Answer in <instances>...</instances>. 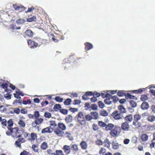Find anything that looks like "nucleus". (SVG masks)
I'll list each match as a JSON object with an SVG mask.
<instances>
[{
  "instance_id": "nucleus-13",
  "label": "nucleus",
  "mask_w": 155,
  "mask_h": 155,
  "mask_svg": "<svg viewBox=\"0 0 155 155\" xmlns=\"http://www.w3.org/2000/svg\"><path fill=\"white\" fill-rule=\"evenodd\" d=\"M37 135L34 132L31 133L30 136V137L28 138V140L31 142L37 139Z\"/></svg>"
},
{
  "instance_id": "nucleus-29",
  "label": "nucleus",
  "mask_w": 155,
  "mask_h": 155,
  "mask_svg": "<svg viewBox=\"0 0 155 155\" xmlns=\"http://www.w3.org/2000/svg\"><path fill=\"white\" fill-rule=\"evenodd\" d=\"M43 121V119L42 118L38 117L35 118L34 123L36 125H39L41 124Z\"/></svg>"
},
{
  "instance_id": "nucleus-57",
  "label": "nucleus",
  "mask_w": 155,
  "mask_h": 155,
  "mask_svg": "<svg viewBox=\"0 0 155 155\" xmlns=\"http://www.w3.org/2000/svg\"><path fill=\"white\" fill-rule=\"evenodd\" d=\"M33 115L34 117H35V118L39 117L40 115L39 111L37 110H36L34 112Z\"/></svg>"
},
{
  "instance_id": "nucleus-28",
  "label": "nucleus",
  "mask_w": 155,
  "mask_h": 155,
  "mask_svg": "<svg viewBox=\"0 0 155 155\" xmlns=\"http://www.w3.org/2000/svg\"><path fill=\"white\" fill-rule=\"evenodd\" d=\"M118 109L120 111V112L122 113V114L125 113L126 112L125 108L122 105L118 106Z\"/></svg>"
},
{
  "instance_id": "nucleus-52",
  "label": "nucleus",
  "mask_w": 155,
  "mask_h": 155,
  "mask_svg": "<svg viewBox=\"0 0 155 155\" xmlns=\"http://www.w3.org/2000/svg\"><path fill=\"white\" fill-rule=\"evenodd\" d=\"M106 152V149L104 147H102L100 149L99 153L101 155H104Z\"/></svg>"
},
{
  "instance_id": "nucleus-5",
  "label": "nucleus",
  "mask_w": 155,
  "mask_h": 155,
  "mask_svg": "<svg viewBox=\"0 0 155 155\" xmlns=\"http://www.w3.org/2000/svg\"><path fill=\"white\" fill-rule=\"evenodd\" d=\"M11 132H12V136L14 137H20L21 132V130H19L17 127H15L12 128Z\"/></svg>"
},
{
  "instance_id": "nucleus-60",
  "label": "nucleus",
  "mask_w": 155,
  "mask_h": 155,
  "mask_svg": "<svg viewBox=\"0 0 155 155\" xmlns=\"http://www.w3.org/2000/svg\"><path fill=\"white\" fill-rule=\"evenodd\" d=\"M49 123L50 126L53 127L56 126L57 125L55 123V121L53 120L50 121Z\"/></svg>"
},
{
  "instance_id": "nucleus-41",
  "label": "nucleus",
  "mask_w": 155,
  "mask_h": 155,
  "mask_svg": "<svg viewBox=\"0 0 155 155\" xmlns=\"http://www.w3.org/2000/svg\"><path fill=\"white\" fill-rule=\"evenodd\" d=\"M31 148L33 151L35 152H37L38 151L39 149L37 145L35 144H33Z\"/></svg>"
},
{
  "instance_id": "nucleus-42",
  "label": "nucleus",
  "mask_w": 155,
  "mask_h": 155,
  "mask_svg": "<svg viewBox=\"0 0 155 155\" xmlns=\"http://www.w3.org/2000/svg\"><path fill=\"white\" fill-rule=\"evenodd\" d=\"M7 110L6 107L4 105H2L0 104V112L3 113L5 112Z\"/></svg>"
},
{
  "instance_id": "nucleus-2",
  "label": "nucleus",
  "mask_w": 155,
  "mask_h": 155,
  "mask_svg": "<svg viewBox=\"0 0 155 155\" xmlns=\"http://www.w3.org/2000/svg\"><path fill=\"white\" fill-rule=\"evenodd\" d=\"M120 130V127L117 125H116L110 131V134L113 137H116L118 136Z\"/></svg>"
},
{
  "instance_id": "nucleus-50",
  "label": "nucleus",
  "mask_w": 155,
  "mask_h": 155,
  "mask_svg": "<svg viewBox=\"0 0 155 155\" xmlns=\"http://www.w3.org/2000/svg\"><path fill=\"white\" fill-rule=\"evenodd\" d=\"M21 143L18 140L16 141L15 143V145L16 147H18L20 149L21 148Z\"/></svg>"
},
{
  "instance_id": "nucleus-19",
  "label": "nucleus",
  "mask_w": 155,
  "mask_h": 155,
  "mask_svg": "<svg viewBox=\"0 0 155 155\" xmlns=\"http://www.w3.org/2000/svg\"><path fill=\"white\" fill-rule=\"evenodd\" d=\"M53 130V128H51L50 127H46L43 129L41 130V133L45 134L46 133H51Z\"/></svg>"
},
{
  "instance_id": "nucleus-20",
  "label": "nucleus",
  "mask_w": 155,
  "mask_h": 155,
  "mask_svg": "<svg viewBox=\"0 0 155 155\" xmlns=\"http://www.w3.org/2000/svg\"><path fill=\"white\" fill-rule=\"evenodd\" d=\"M107 97L111 98L112 101L114 103L117 102L119 99L117 96L116 95L112 96L110 94H107Z\"/></svg>"
},
{
  "instance_id": "nucleus-58",
  "label": "nucleus",
  "mask_w": 155,
  "mask_h": 155,
  "mask_svg": "<svg viewBox=\"0 0 155 155\" xmlns=\"http://www.w3.org/2000/svg\"><path fill=\"white\" fill-rule=\"evenodd\" d=\"M25 22V20L22 19H19L16 21V23L18 24H21L24 23Z\"/></svg>"
},
{
  "instance_id": "nucleus-6",
  "label": "nucleus",
  "mask_w": 155,
  "mask_h": 155,
  "mask_svg": "<svg viewBox=\"0 0 155 155\" xmlns=\"http://www.w3.org/2000/svg\"><path fill=\"white\" fill-rule=\"evenodd\" d=\"M52 40L55 42H57L61 40H63L64 39V37L63 35L59 34L56 33L55 35L52 34Z\"/></svg>"
},
{
  "instance_id": "nucleus-22",
  "label": "nucleus",
  "mask_w": 155,
  "mask_h": 155,
  "mask_svg": "<svg viewBox=\"0 0 155 155\" xmlns=\"http://www.w3.org/2000/svg\"><path fill=\"white\" fill-rule=\"evenodd\" d=\"M84 45L85 46V49L86 51H88L93 47L92 45L89 42L85 43H84Z\"/></svg>"
},
{
  "instance_id": "nucleus-46",
  "label": "nucleus",
  "mask_w": 155,
  "mask_h": 155,
  "mask_svg": "<svg viewBox=\"0 0 155 155\" xmlns=\"http://www.w3.org/2000/svg\"><path fill=\"white\" fill-rule=\"evenodd\" d=\"M148 99L147 96L145 94H142L141 95L140 100L142 101H145Z\"/></svg>"
},
{
  "instance_id": "nucleus-15",
  "label": "nucleus",
  "mask_w": 155,
  "mask_h": 155,
  "mask_svg": "<svg viewBox=\"0 0 155 155\" xmlns=\"http://www.w3.org/2000/svg\"><path fill=\"white\" fill-rule=\"evenodd\" d=\"M62 149L67 154H68L71 153V148L69 146L65 145L64 146Z\"/></svg>"
},
{
  "instance_id": "nucleus-12",
  "label": "nucleus",
  "mask_w": 155,
  "mask_h": 155,
  "mask_svg": "<svg viewBox=\"0 0 155 155\" xmlns=\"http://www.w3.org/2000/svg\"><path fill=\"white\" fill-rule=\"evenodd\" d=\"M123 118L124 119L125 122L129 123L131 122L133 120V116L131 114L127 115L125 117H124Z\"/></svg>"
},
{
  "instance_id": "nucleus-37",
  "label": "nucleus",
  "mask_w": 155,
  "mask_h": 155,
  "mask_svg": "<svg viewBox=\"0 0 155 155\" xmlns=\"http://www.w3.org/2000/svg\"><path fill=\"white\" fill-rule=\"evenodd\" d=\"M124 92V91H119L117 93V94L119 97H123L125 96L126 94Z\"/></svg>"
},
{
  "instance_id": "nucleus-18",
  "label": "nucleus",
  "mask_w": 155,
  "mask_h": 155,
  "mask_svg": "<svg viewBox=\"0 0 155 155\" xmlns=\"http://www.w3.org/2000/svg\"><path fill=\"white\" fill-rule=\"evenodd\" d=\"M81 148L83 150H85L87 147V144L86 142L84 140L82 141L80 143Z\"/></svg>"
},
{
  "instance_id": "nucleus-30",
  "label": "nucleus",
  "mask_w": 155,
  "mask_h": 155,
  "mask_svg": "<svg viewBox=\"0 0 155 155\" xmlns=\"http://www.w3.org/2000/svg\"><path fill=\"white\" fill-rule=\"evenodd\" d=\"M125 96L126 98L127 99H130L137 100V98L135 96L131 95L129 93L126 94Z\"/></svg>"
},
{
  "instance_id": "nucleus-11",
  "label": "nucleus",
  "mask_w": 155,
  "mask_h": 155,
  "mask_svg": "<svg viewBox=\"0 0 155 155\" xmlns=\"http://www.w3.org/2000/svg\"><path fill=\"white\" fill-rule=\"evenodd\" d=\"M121 128L124 131H128L130 128L129 123L124 122L121 124Z\"/></svg>"
},
{
  "instance_id": "nucleus-56",
  "label": "nucleus",
  "mask_w": 155,
  "mask_h": 155,
  "mask_svg": "<svg viewBox=\"0 0 155 155\" xmlns=\"http://www.w3.org/2000/svg\"><path fill=\"white\" fill-rule=\"evenodd\" d=\"M130 106L133 107H135L137 106V103L133 100H130L129 101Z\"/></svg>"
},
{
  "instance_id": "nucleus-35",
  "label": "nucleus",
  "mask_w": 155,
  "mask_h": 155,
  "mask_svg": "<svg viewBox=\"0 0 155 155\" xmlns=\"http://www.w3.org/2000/svg\"><path fill=\"white\" fill-rule=\"evenodd\" d=\"M112 148L114 149H117L119 147V144L114 141H113L112 142Z\"/></svg>"
},
{
  "instance_id": "nucleus-10",
  "label": "nucleus",
  "mask_w": 155,
  "mask_h": 155,
  "mask_svg": "<svg viewBox=\"0 0 155 155\" xmlns=\"http://www.w3.org/2000/svg\"><path fill=\"white\" fill-rule=\"evenodd\" d=\"M36 40V42L38 44V47L47 43V40L45 39L39 38H37Z\"/></svg>"
},
{
  "instance_id": "nucleus-26",
  "label": "nucleus",
  "mask_w": 155,
  "mask_h": 155,
  "mask_svg": "<svg viewBox=\"0 0 155 155\" xmlns=\"http://www.w3.org/2000/svg\"><path fill=\"white\" fill-rule=\"evenodd\" d=\"M36 19V18L35 16H32V15H31L28 16L27 19V21L28 22H31L33 21H35Z\"/></svg>"
},
{
  "instance_id": "nucleus-17",
  "label": "nucleus",
  "mask_w": 155,
  "mask_h": 155,
  "mask_svg": "<svg viewBox=\"0 0 155 155\" xmlns=\"http://www.w3.org/2000/svg\"><path fill=\"white\" fill-rule=\"evenodd\" d=\"M104 146L107 147L108 149H110L111 143L108 138H106L103 142Z\"/></svg>"
},
{
  "instance_id": "nucleus-39",
  "label": "nucleus",
  "mask_w": 155,
  "mask_h": 155,
  "mask_svg": "<svg viewBox=\"0 0 155 155\" xmlns=\"http://www.w3.org/2000/svg\"><path fill=\"white\" fill-rule=\"evenodd\" d=\"M61 108V106L60 104H57L54 105L53 109L55 111H57L59 110H60Z\"/></svg>"
},
{
  "instance_id": "nucleus-63",
  "label": "nucleus",
  "mask_w": 155,
  "mask_h": 155,
  "mask_svg": "<svg viewBox=\"0 0 155 155\" xmlns=\"http://www.w3.org/2000/svg\"><path fill=\"white\" fill-rule=\"evenodd\" d=\"M44 115L45 117L48 118H50L51 117V114L47 112L45 113Z\"/></svg>"
},
{
  "instance_id": "nucleus-23",
  "label": "nucleus",
  "mask_w": 155,
  "mask_h": 155,
  "mask_svg": "<svg viewBox=\"0 0 155 155\" xmlns=\"http://www.w3.org/2000/svg\"><path fill=\"white\" fill-rule=\"evenodd\" d=\"M90 114L92 116V117L93 119H97L99 117L98 113L96 111L91 112L90 113Z\"/></svg>"
},
{
  "instance_id": "nucleus-36",
  "label": "nucleus",
  "mask_w": 155,
  "mask_h": 155,
  "mask_svg": "<svg viewBox=\"0 0 155 155\" xmlns=\"http://www.w3.org/2000/svg\"><path fill=\"white\" fill-rule=\"evenodd\" d=\"M65 135H66V137L70 140H72L73 139V137L72 136L70 132H66Z\"/></svg>"
},
{
  "instance_id": "nucleus-33",
  "label": "nucleus",
  "mask_w": 155,
  "mask_h": 155,
  "mask_svg": "<svg viewBox=\"0 0 155 155\" xmlns=\"http://www.w3.org/2000/svg\"><path fill=\"white\" fill-rule=\"evenodd\" d=\"M23 135L24 137L26 138L29 135V134L28 133L25 132L24 130L23 129H21V132L20 134V137H21V136Z\"/></svg>"
},
{
  "instance_id": "nucleus-27",
  "label": "nucleus",
  "mask_w": 155,
  "mask_h": 155,
  "mask_svg": "<svg viewBox=\"0 0 155 155\" xmlns=\"http://www.w3.org/2000/svg\"><path fill=\"white\" fill-rule=\"evenodd\" d=\"M140 139L142 141H145L148 140V136L146 134H142L140 136Z\"/></svg>"
},
{
  "instance_id": "nucleus-61",
  "label": "nucleus",
  "mask_w": 155,
  "mask_h": 155,
  "mask_svg": "<svg viewBox=\"0 0 155 155\" xmlns=\"http://www.w3.org/2000/svg\"><path fill=\"white\" fill-rule=\"evenodd\" d=\"M1 86L3 88L5 89V90L7 88L8 84L6 83H3L1 85Z\"/></svg>"
},
{
  "instance_id": "nucleus-53",
  "label": "nucleus",
  "mask_w": 155,
  "mask_h": 155,
  "mask_svg": "<svg viewBox=\"0 0 155 155\" xmlns=\"http://www.w3.org/2000/svg\"><path fill=\"white\" fill-rule=\"evenodd\" d=\"M54 99L57 102H62L63 100V98H61L59 96H56Z\"/></svg>"
},
{
  "instance_id": "nucleus-62",
  "label": "nucleus",
  "mask_w": 155,
  "mask_h": 155,
  "mask_svg": "<svg viewBox=\"0 0 155 155\" xmlns=\"http://www.w3.org/2000/svg\"><path fill=\"white\" fill-rule=\"evenodd\" d=\"M96 144L98 145H102L103 144V142L101 140H98L96 141Z\"/></svg>"
},
{
  "instance_id": "nucleus-8",
  "label": "nucleus",
  "mask_w": 155,
  "mask_h": 155,
  "mask_svg": "<svg viewBox=\"0 0 155 155\" xmlns=\"http://www.w3.org/2000/svg\"><path fill=\"white\" fill-rule=\"evenodd\" d=\"M148 113H144L142 114L143 116H147V120L149 122H153L155 121V116L153 115H148Z\"/></svg>"
},
{
  "instance_id": "nucleus-34",
  "label": "nucleus",
  "mask_w": 155,
  "mask_h": 155,
  "mask_svg": "<svg viewBox=\"0 0 155 155\" xmlns=\"http://www.w3.org/2000/svg\"><path fill=\"white\" fill-rule=\"evenodd\" d=\"M8 129L12 128V127L13 125V123L12 119H10L8 121H7V125Z\"/></svg>"
},
{
  "instance_id": "nucleus-59",
  "label": "nucleus",
  "mask_w": 155,
  "mask_h": 155,
  "mask_svg": "<svg viewBox=\"0 0 155 155\" xmlns=\"http://www.w3.org/2000/svg\"><path fill=\"white\" fill-rule=\"evenodd\" d=\"M60 112L64 114H68V111L67 110L65 109H61L60 110Z\"/></svg>"
},
{
  "instance_id": "nucleus-31",
  "label": "nucleus",
  "mask_w": 155,
  "mask_h": 155,
  "mask_svg": "<svg viewBox=\"0 0 155 155\" xmlns=\"http://www.w3.org/2000/svg\"><path fill=\"white\" fill-rule=\"evenodd\" d=\"M71 149L73 151L77 152L78 150V145L76 144H74L71 146Z\"/></svg>"
},
{
  "instance_id": "nucleus-25",
  "label": "nucleus",
  "mask_w": 155,
  "mask_h": 155,
  "mask_svg": "<svg viewBox=\"0 0 155 155\" xmlns=\"http://www.w3.org/2000/svg\"><path fill=\"white\" fill-rule=\"evenodd\" d=\"M138 121L139 120H136L133 119V124L137 128L140 127L141 125V123H140Z\"/></svg>"
},
{
  "instance_id": "nucleus-55",
  "label": "nucleus",
  "mask_w": 155,
  "mask_h": 155,
  "mask_svg": "<svg viewBox=\"0 0 155 155\" xmlns=\"http://www.w3.org/2000/svg\"><path fill=\"white\" fill-rule=\"evenodd\" d=\"M92 128L94 131H96L97 130L99 129V128L97 124L94 123L92 125Z\"/></svg>"
},
{
  "instance_id": "nucleus-49",
  "label": "nucleus",
  "mask_w": 155,
  "mask_h": 155,
  "mask_svg": "<svg viewBox=\"0 0 155 155\" xmlns=\"http://www.w3.org/2000/svg\"><path fill=\"white\" fill-rule=\"evenodd\" d=\"M100 114L101 116L106 117L108 115V113L106 111L104 110L101 111Z\"/></svg>"
},
{
  "instance_id": "nucleus-14",
  "label": "nucleus",
  "mask_w": 155,
  "mask_h": 155,
  "mask_svg": "<svg viewBox=\"0 0 155 155\" xmlns=\"http://www.w3.org/2000/svg\"><path fill=\"white\" fill-rule=\"evenodd\" d=\"M25 37H32L34 35L33 32L30 29H28L25 31Z\"/></svg>"
},
{
  "instance_id": "nucleus-32",
  "label": "nucleus",
  "mask_w": 155,
  "mask_h": 155,
  "mask_svg": "<svg viewBox=\"0 0 155 155\" xmlns=\"http://www.w3.org/2000/svg\"><path fill=\"white\" fill-rule=\"evenodd\" d=\"M40 147L43 150H45L48 147V145L45 142H43L40 146Z\"/></svg>"
},
{
  "instance_id": "nucleus-44",
  "label": "nucleus",
  "mask_w": 155,
  "mask_h": 155,
  "mask_svg": "<svg viewBox=\"0 0 155 155\" xmlns=\"http://www.w3.org/2000/svg\"><path fill=\"white\" fill-rule=\"evenodd\" d=\"M85 118L86 120L87 121H90L93 119L91 115L89 114H87L85 116Z\"/></svg>"
},
{
  "instance_id": "nucleus-40",
  "label": "nucleus",
  "mask_w": 155,
  "mask_h": 155,
  "mask_svg": "<svg viewBox=\"0 0 155 155\" xmlns=\"http://www.w3.org/2000/svg\"><path fill=\"white\" fill-rule=\"evenodd\" d=\"M111 98L110 97H107L106 99L104 100L105 103L107 104H111L112 101L110 100Z\"/></svg>"
},
{
  "instance_id": "nucleus-43",
  "label": "nucleus",
  "mask_w": 155,
  "mask_h": 155,
  "mask_svg": "<svg viewBox=\"0 0 155 155\" xmlns=\"http://www.w3.org/2000/svg\"><path fill=\"white\" fill-rule=\"evenodd\" d=\"M71 100L70 98L67 99L64 102V104L65 105H69L71 102Z\"/></svg>"
},
{
  "instance_id": "nucleus-21",
  "label": "nucleus",
  "mask_w": 155,
  "mask_h": 155,
  "mask_svg": "<svg viewBox=\"0 0 155 155\" xmlns=\"http://www.w3.org/2000/svg\"><path fill=\"white\" fill-rule=\"evenodd\" d=\"M79 59L77 58V56L75 55H73L70 56L69 58V60L71 62H74L77 61Z\"/></svg>"
},
{
  "instance_id": "nucleus-48",
  "label": "nucleus",
  "mask_w": 155,
  "mask_h": 155,
  "mask_svg": "<svg viewBox=\"0 0 155 155\" xmlns=\"http://www.w3.org/2000/svg\"><path fill=\"white\" fill-rule=\"evenodd\" d=\"M1 122L3 127L7 126V121L6 119H3Z\"/></svg>"
},
{
  "instance_id": "nucleus-51",
  "label": "nucleus",
  "mask_w": 155,
  "mask_h": 155,
  "mask_svg": "<svg viewBox=\"0 0 155 155\" xmlns=\"http://www.w3.org/2000/svg\"><path fill=\"white\" fill-rule=\"evenodd\" d=\"M141 118V116L139 114H135L134 115L133 119L136 120H139Z\"/></svg>"
},
{
  "instance_id": "nucleus-16",
  "label": "nucleus",
  "mask_w": 155,
  "mask_h": 155,
  "mask_svg": "<svg viewBox=\"0 0 155 155\" xmlns=\"http://www.w3.org/2000/svg\"><path fill=\"white\" fill-rule=\"evenodd\" d=\"M114 124L111 123H108L107 124H106V126H105V130L107 131H110L115 127Z\"/></svg>"
},
{
  "instance_id": "nucleus-64",
  "label": "nucleus",
  "mask_w": 155,
  "mask_h": 155,
  "mask_svg": "<svg viewBox=\"0 0 155 155\" xmlns=\"http://www.w3.org/2000/svg\"><path fill=\"white\" fill-rule=\"evenodd\" d=\"M55 152L57 155H63V151L61 150H56Z\"/></svg>"
},
{
  "instance_id": "nucleus-38",
  "label": "nucleus",
  "mask_w": 155,
  "mask_h": 155,
  "mask_svg": "<svg viewBox=\"0 0 155 155\" xmlns=\"http://www.w3.org/2000/svg\"><path fill=\"white\" fill-rule=\"evenodd\" d=\"M144 90V88H140L137 90H134L132 91V92L135 94H141Z\"/></svg>"
},
{
  "instance_id": "nucleus-24",
  "label": "nucleus",
  "mask_w": 155,
  "mask_h": 155,
  "mask_svg": "<svg viewBox=\"0 0 155 155\" xmlns=\"http://www.w3.org/2000/svg\"><path fill=\"white\" fill-rule=\"evenodd\" d=\"M149 107L148 104L147 102H143L141 105V107L143 110L147 109Z\"/></svg>"
},
{
  "instance_id": "nucleus-7",
  "label": "nucleus",
  "mask_w": 155,
  "mask_h": 155,
  "mask_svg": "<svg viewBox=\"0 0 155 155\" xmlns=\"http://www.w3.org/2000/svg\"><path fill=\"white\" fill-rule=\"evenodd\" d=\"M27 43L31 48H36L38 47L37 43L31 39L27 40Z\"/></svg>"
},
{
  "instance_id": "nucleus-4",
  "label": "nucleus",
  "mask_w": 155,
  "mask_h": 155,
  "mask_svg": "<svg viewBox=\"0 0 155 155\" xmlns=\"http://www.w3.org/2000/svg\"><path fill=\"white\" fill-rule=\"evenodd\" d=\"M111 117L115 120H119L123 119L124 116L119 111L114 110L111 114Z\"/></svg>"
},
{
  "instance_id": "nucleus-3",
  "label": "nucleus",
  "mask_w": 155,
  "mask_h": 155,
  "mask_svg": "<svg viewBox=\"0 0 155 155\" xmlns=\"http://www.w3.org/2000/svg\"><path fill=\"white\" fill-rule=\"evenodd\" d=\"M77 117L78 122L81 125H84L86 123V120L82 112H79L77 114Z\"/></svg>"
},
{
  "instance_id": "nucleus-47",
  "label": "nucleus",
  "mask_w": 155,
  "mask_h": 155,
  "mask_svg": "<svg viewBox=\"0 0 155 155\" xmlns=\"http://www.w3.org/2000/svg\"><path fill=\"white\" fill-rule=\"evenodd\" d=\"M98 125L101 127H105L106 126V123L102 121H99L98 122Z\"/></svg>"
},
{
  "instance_id": "nucleus-45",
  "label": "nucleus",
  "mask_w": 155,
  "mask_h": 155,
  "mask_svg": "<svg viewBox=\"0 0 155 155\" xmlns=\"http://www.w3.org/2000/svg\"><path fill=\"white\" fill-rule=\"evenodd\" d=\"M18 124L19 126L22 127H24L25 126V124L24 121L21 120H20L18 122Z\"/></svg>"
},
{
  "instance_id": "nucleus-9",
  "label": "nucleus",
  "mask_w": 155,
  "mask_h": 155,
  "mask_svg": "<svg viewBox=\"0 0 155 155\" xmlns=\"http://www.w3.org/2000/svg\"><path fill=\"white\" fill-rule=\"evenodd\" d=\"M13 7L15 10H19L20 12L24 11L26 8L25 7L22 5H18L16 4H13Z\"/></svg>"
},
{
  "instance_id": "nucleus-54",
  "label": "nucleus",
  "mask_w": 155,
  "mask_h": 155,
  "mask_svg": "<svg viewBox=\"0 0 155 155\" xmlns=\"http://www.w3.org/2000/svg\"><path fill=\"white\" fill-rule=\"evenodd\" d=\"M72 117L71 115H68L65 119V120L67 122H70L72 120Z\"/></svg>"
},
{
  "instance_id": "nucleus-1",
  "label": "nucleus",
  "mask_w": 155,
  "mask_h": 155,
  "mask_svg": "<svg viewBox=\"0 0 155 155\" xmlns=\"http://www.w3.org/2000/svg\"><path fill=\"white\" fill-rule=\"evenodd\" d=\"M66 129L65 125L63 123H59L58 124V127L54 130V133L58 136L62 137L64 133L63 131Z\"/></svg>"
}]
</instances>
